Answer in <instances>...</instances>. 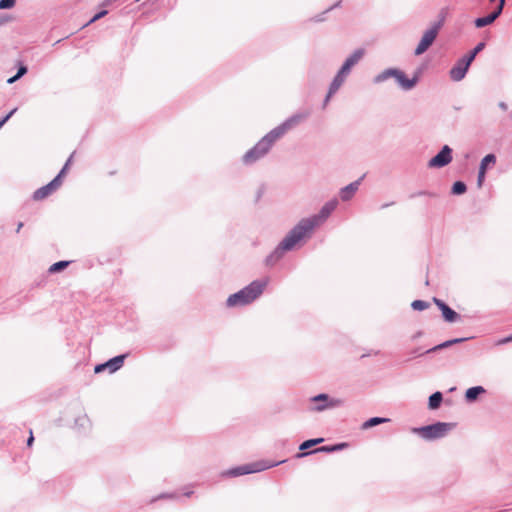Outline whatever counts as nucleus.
<instances>
[{
  "instance_id": "1",
  "label": "nucleus",
  "mask_w": 512,
  "mask_h": 512,
  "mask_svg": "<svg viewBox=\"0 0 512 512\" xmlns=\"http://www.w3.org/2000/svg\"><path fill=\"white\" fill-rule=\"evenodd\" d=\"M308 111L297 112L288 117L277 127L273 128L264 137H262L251 149H249L243 156L242 162L244 165H252L258 160L262 159L273 144L280 139L285 133L299 125L302 121L309 117Z\"/></svg>"
},
{
  "instance_id": "2",
  "label": "nucleus",
  "mask_w": 512,
  "mask_h": 512,
  "mask_svg": "<svg viewBox=\"0 0 512 512\" xmlns=\"http://www.w3.org/2000/svg\"><path fill=\"white\" fill-rule=\"evenodd\" d=\"M268 280H254L238 292L231 294L226 300V306L241 307L255 301L264 291Z\"/></svg>"
},
{
  "instance_id": "3",
  "label": "nucleus",
  "mask_w": 512,
  "mask_h": 512,
  "mask_svg": "<svg viewBox=\"0 0 512 512\" xmlns=\"http://www.w3.org/2000/svg\"><path fill=\"white\" fill-rule=\"evenodd\" d=\"M313 231V225L301 219L279 242L281 249L289 252L297 246H301L302 242H305L312 236Z\"/></svg>"
},
{
  "instance_id": "4",
  "label": "nucleus",
  "mask_w": 512,
  "mask_h": 512,
  "mask_svg": "<svg viewBox=\"0 0 512 512\" xmlns=\"http://www.w3.org/2000/svg\"><path fill=\"white\" fill-rule=\"evenodd\" d=\"M284 462H286V460H281V461H277V462L257 461V462L233 467L231 469L224 471L222 473V475L225 477H238V476H242V475L261 472V471L276 467Z\"/></svg>"
},
{
  "instance_id": "5",
  "label": "nucleus",
  "mask_w": 512,
  "mask_h": 512,
  "mask_svg": "<svg viewBox=\"0 0 512 512\" xmlns=\"http://www.w3.org/2000/svg\"><path fill=\"white\" fill-rule=\"evenodd\" d=\"M454 427L455 423L436 422L422 427H414L411 432L419 435L424 440L432 441L443 438Z\"/></svg>"
},
{
  "instance_id": "6",
  "label": "nucleus",
  "mask_w": 512,
  "mask_h": 512,
  "mask_svg": "<svg viewBox=\"0 0 512 512\" xmlns=\"http://www.w3.org/2000/svg\"><path fill=\"white\" fill-rule=\"evenodd\" d=\"M444 21L445 14L441 12L439 15V20L434 22L431 25V27L424 32L420 42L418 43L414 51L415 55H422L430 48V46L434 43L435 39L437 38V35L444 24Z\"/></svg>"
},
{
  "instance_id": "7",
  "label": "nucleus",
  "mask_w": 512,
  "mask_h": 512,
  "mask_svg": "<svg viewBox=\"0 0 512 512\" xmlns=\"http://www.w3.org/2000/svg\"><path fill=\"white\" fill-rule=\"evenodd\" d=\"M338 200L336 198L326 202L317 214H314L308 218H303L304 221L310 222L313 225V230L321 223L326 221L332 212L337 208Z\"/></svg>"
},
{
  "instance_id": "8",
  "label": "nucleus",
  "mask_w": 512,
  "mask_h": 512,
  "mask_svg": "<svg viewBox=\"0 0 512 512\" xmlns=\"http://www.w3.org/2000/svg\"><path fill=\"white\" fill-rule=\"evenodd\" d=\"M453 150L449 145H444L440 151L432 157L427 166L429 168H443L451 163Z\"/></svg>"
},
{
  "instance_id": "9",
  "label": "nucleus",
  "mask_w": 512,
  "mask_h": 512,
  "mask_svg": "<svg viewBox=\"0 0 512 512\" xmlns=\"http://www.w3.org/2000/svg\"><path fill=\"white\" fill-rule=\"evenodd\" d=\"M312 402L317 403L312 410L321 412L329 408H335L342 404V400L330 398L328 394L321 393L311 398Z\"/></svg>"
},
{
  "instance_id": "10",
  "label": "nucleus",
  "mask_w": 512,
  "mask_h": 512,
  "mask_svg": "<svg viewBox=\"0 0 512 512\" xmlns=\"http://www.w3.org/2000/svg\"><path fill=\"white\" fill-rule=\"evenodd\" d=\"M471 63L463 56L459 58L449 71L452 81L459 82L463 80L469 70Z\"/></svg>"
},
{
  "instance_id": "11",
  "label": "nucleus",
  "mask_w": 512,
  "mask_h": 512,
  "mask_svg": "<svg viewBox=\"0 0 512 512\" xmlns=\"http://www.w3.org/2000/svg\"><path fill=\"white\" fill-rule=\"evenodd\" d=\"M127 354L117 355L108 361L97 364L94 368L95 373H101L104 370H109L110 373H114L118 371L124 364V360L126 359Z\"/></svg>"
},
{
  "instance_id": "12",
  "label": "nucleus",
  "mask_w": 512,
  "mask_h": 512,
  "mask_svg": "<svg viewBox=\"0 0 512 512\" xmlns=\"http://www.w3.org/2000/svg\"><path fill=\"white\" fill-rule=\"evenodd\" d=\"M363 56H364L363 49L359 48V49L354 50L352 52V54H350L345 59V61L343 62L342 66L340 67L338 72H340V74H343L346 77H348L349 74L351 73L352 68L359 63V61L363 58Z\"/></svg>"
},
{
  "instance_id": "13",
  "label": "nucleus",
  "mask_w": 512,
  "mask_h": 512,
  "mask_svg": "<svg viewBox=\"0 0 512 512\" xmlns=\"http://www.w3.org/2000/svg\"><path fill=\"white\" fill-rule=\"evenodd\" d=\"M433 302L442 313L443 319L448 323H455L461 320V315L448 306L443 300L434 297Z\"/></svg>"
},
{
  "instance_id": "14",
  "label": "nucleus",
  "mask_w": 512,
  "mask_h": 512,
  "mask_svg": "<svg viewBox=\"0 0 512 512\" xmlns=\"http://www.w3.org/2000/svg\"><path fill=\"white\" fill-rule=\"evenodd\" d=\"M395 81L403 90L409 91L416 86L419 81V76L415 74L412 78H408L402 70L397 69Z\"/></svg>"
},
{
  "instance_id": "15",
  "label": "nucleus",
  "mask_w": 512,
  "mask_h": 512,
  "mask_svg": "<svg viewBox=\"0 0 512 512\" xmlns=\"http://www.w3.org/2000/svg\"><path fill=\"white\" fill-rule=\"evenodd\" d=\"M364 177L365 175L340 189L339 196L343 202L350 201L355 196Z\"/></svg>"
},
{
  "instance_id": "16",
  "label": "nucleus",
  "mask_w": 512,
  "mask_h": 512,
  "mask_svg": "<svg viewBox=\"0 0 512 512\" xmlns=\"http://www.w3.org/2000/svg\"><path fill=\"white\" fill-rule=\"evenodd\" d=\"M348 446L349 445L346 442L337 443V444H334V445H325V446H321L319 448H316V449H314L311 452H300V453H297L296 457L297 458H302V457H305V456H307L309 454L318 453V452L333 453V452L341 451V450L347 448Z\"/></svg>"
},
{
  "instance_id": "17",
  "label": "nucleus",
  "mask_w": 512,
  "mask_h": 512,
  "mask_svg": "<svg viewBox=\"0 0 512 512\" xmlns=\"http://www.w3.org/2000/svg\"><path fill=\"white\" fill-rule=\"evenodd\" d=\"M286 251L284 249H281V245L278 244L275 249L266 256L265 258V265L268 267H273L276 265L285 255Z\"/></svg>"
},
{
  "instance_id": "18",
  "label": "nucleus",
  "mask_w": 512,
  "mask_h": 512,
  "mask_svg": "<svg viewBox=\"0 0 512 512\" xmlns=\"http://www.w3.org/2000/svg\"><path fill=\"white\" fill-rule=\"evenodd\" d=\"M485 393L486 389L483 386L478 385L470 387L465 392V400L467 403H474L480 395Z\"/></svg>"
},
{
  "instance_id": "19",
  "label": "nucleus",
  "mask_w": 512,
  "mask_h": 512,
  "mask_svg": "<svg viewBox=\"0 0 512 512\" xmlns=\"http://www.w3.org/2000/svg\"><path fill=\"white\" fill-rule=\"evenodd\" d=\"M470 338L468 337H464V338H454V339H450V340H447V341H444L430 349H427L425 351V353H432V352H436V351H439V350H442V349H445V348H448V347H451L455 344H458V343H462L464 341H467L469 340Z\"/></svg>"
},
{
  "instance_id": "20",
  "label": "nucleus",
  "mask_w": 512,
  "mask_h": 512,
  "mask_svg": "<svg viewBox=\"0 0 512 512\" xmlns=\"http://www.w3.org/2000/svg\"><path fill=\"white\" fill-rule=\"evenodd\" d=\"M397 69L398 68H387V69L383 70L382 72L378 73L373 78V83L374 84H381V83L387 81L390 78H394L395 79V76H396V73H397Z\"/></svg>"
},
{
  "instance_id": "21",
  "label": "nucleus",
  "mask_w": 512,
  "mask_h": 512,
  "mask_svg": "<svg viewBox=\"0 0 512 512\" xmlns=\"http://www.w3.org/2000/svg\"><path fill=\"white\" fill-rule=\"evenodd\" d=\"M346 76L337 72L329 85L330 94H335L346 81Z\"/></svg>"
},
{
  "instance_id": "22",
  "label": "nucleus",
  "mask_w": 512,
  "mask_h": 512,
  "mask_svg": "<svg viewBox=\"0 0 512 512\" xmlns=\"http://www.w3.org/2000/svg\"><path fill=\"white\" fill-rule=\"evenodd\" d=\"M443 401V394L440 391H436L429 396L428 408L430 410H436L440 407Z\"/></svg>"
},
{
  "instance_id": "23",
  "label": "nucleus",
  "mask_w": 512,
  "mask_h": 512,
  "mask_svg": "<svg viewBox=\"0 0 512 512\" xmlns=\"http://www.w3.org/2000/svg\"><path fill=\"white\" fill-rule=\"evenodd\" d=\"M389 421H390V419L389 418H385V417H372V418H369L368 420H366L362 424L361 428L363 430H367L369 428L375 427V426L380 425V424L387 423Z\"/></svg>"
},
{
  "instance_id": "24",
  "label": "nucleus",
  "mask_w": 512,
  "mask_h": 512,
  "mask_svg": "<svg viewBox=\"0 0 512 512\" xmlns=\"http://www.w3.org/2000/svg\"><path fill=\"white\" fill-rule=\"evenodd\" d=\"M52 192H54V191L51 189V187L48 184H46V185L38 188L33 193V199L36 201L43 200L46 197H48Z\"/></svg>"
},
{
  "instance_id": "25",
  "label": "nucleus",
  "mask_w": 512,
  "mask_h": 512,
  "mask_svg": "<svg viewBox=\"0 0 512 512\" xmlns=\"http://www.w3.org/2000/svg\"><path fill=\"white\" fill-rule=\"evenodd\" d=\"M496 19L493 17V15L490 13L484 17H478L474 20V24L476 28H483L485 26L491 25L494 23Z\"/></svg>"
},
{
  "instance_id": "26",
  "label": "nucleus",
  "mask_w": 512,
  "mask_h": 512,
  "mask_svg": "<svg viewBox=\"0 0 512 512\" xmlns=\"http://www.w3.org/2000/svg\"><path fill=\"white\" fill-rule=\"evenodd\" d=\"M485 48V42H479L471 51H469L464 57L472 63L476 58L477 54Z\"/></svg>"
},
{
  "instance_id": "27",
  "label": "nucleus",
  "mask_w": 512,
  "mask_h": 512,
  "mask_svg": "<svg viewBox=\"0 0 512 512\" xmlns=\"http://www.w3.org/2000/svg\"><path fill=\"white\" fill-rule=\"evenodd\" d=\"M495 163H496V156L493 153L487 154L481 160L479 169H481L482 171H486L490 165H494Z\"/></svg>"
},
{
  "instance_id": "28",
  "label": "nucleus",
  "mask_w": 512,
  "mask_h": 512,
  "mask_svg": "<svg viewBox=\"0 0 512 512\" xmlns=\"http://www.w3.org/2000/svg\"><path fill=\"white\" fill-rule=\"evenodd\" d=\"M71 262L70 261H66V260H61V261H58V262H55L54 264H52L50 267H49V272L50 273H58V272H61L63 271L64 269H66L69 264Z\"/></svg>"
},
{
  "instance_id": "29",
  "label": "nucleus",
  "mask_w": 512,
  "mask_h": 512,
  "mask_svg": "<svg viewBox=\"0 0 512 512\" xmlns=\"http://www.w3.org/2000/svg\"><path fill=\"white\" fill-rule=\"evenodd\" d=\"M324 441L323 438H314V439H308V440H305L303 441L300 446H299V450L304 452L305 450L317 445V444H320Z\"/></svg>"
},
{
  "instance_id": "30",
  "label": "nucleus",
  "mask_w": 512,
  "mask_h": 512,
  "mask_svg": "<svg viewBox=\"0 0 512 512\" xmlns=\"http://www.w3.org/2000/svg\"><path fill=\"white\" fill-rule=\"evenodd\" d=\"M467 190V186L463 181H456L453 183L451 193L454 195L464 194Z\"/></svg>"
},
{
  "instance_id": "31",
  "label": "nucleus",
  "mask_w": 512,
  "mask_h": 512,
  "mask_svg": "<svg viewBox=\"0 0 512 512\" xmlns=\"http://www.w3.org/2000/svg\"><path fill=\"white\" fill-rule=\"evenodd\" d=\"M429 306H430L429 302L424 301V300H414L411 303L412 309L417 310V311H423V310L429 308Z\"/></svg>"
},
{
  "instance_id": "32",
  "label": "nucleus",
  "mask_w": 512,
  "mask_h": 512,
  "mask_svg": "<svg viewBox=\"0 0 512 512\" xmlns=\"http://www.w3.org/2000/svg\"><path fill=\"white\" fill-rule=\"evenodd\" d=\"M162 499H179V495L177 493H175V492H173V493H161L158 496L153 497L150 500V503H154V502H156L158 500H162Z\"/></svg>"
},
{
  "instance_id": "33",
  "label": "nucleus",
  "mask_w": 512,
  "mask_h": 512,
  "mask_svg": "<svg viewBox=\"0 0 512 512\" xmlns=\"http://www.w3.org/2000/svg\"><path fill=\"white\" fill-rule=\"evenodd\" d=\"M341 5V0L337 1L335 4H333L332 6H330L328 9H326L321 15H317L315 18H314V21L315 22H321L324 20V17L323 15L326 14L327 12L339 7Z\"/></svg>"
},
{
  "instance_id": "34",
  "label": "nucleus",
  "mask_w": 512,
  "mask_h": 512,
  "mask_svg": "<svg viewBox=\"0 0 512 512\" xmlns=\"http://www.w3.org/2000/svg\"><path fill=\"white\" fill-rule=\"evenodd\" d=\"M16 0H0V9H11L15 6Z\"/></svg>"
},
{
  "instance_id": "35",
  "label": "nucleus",
  "mask_w": 512,
  "mask_h": 512,
  "mask_svg": "<svg viewBox=\"0 0 512 512\" xmlns=\"http://www.w3.org/2000/svg\"><path fill=\"white\" fill-rule=\"evenodd\" d=\"M62 184V178L60 176H56L53 180H51L48 185L51 187L53 191L57 190Z\"/></svg>"
},
{
  "instance_id": "36",
  "label": "nucleus",
  "mask_w": 512,
  "mask_h": 512,
  "mask_svg": "<svg viewBox=\"0 0 512 512\" xmlns=\"http://www.w3.org/2000/svg\"><path fill=\"white\" fill-rule=\"evenodd\" d=\"M62 184V178L60 176H56L53 180H51L48 185L51 187L53 191L57 190Z\"/></svg>"
},
{
  "instance_id": "37",
  "label": "nucleus",
  "mask_w": 512,
  "mask_h": 512,
  "mask_svg": "<svg viewBox=\"0 0 512 512\" xmlns=\"http://www.w3.org/2000/svg\"><path fill=\"white\" fill-rule=\"evenodd\" d=\"M107 14H108V11H107V10H101V11H99L98 13H96V14H95V15H94L90 20H89V22H88L85 26H87V25H89V24H91V23H93V22H95V21H97V20H99V19L103 18V17H104V16H106Z\"/></svg>"
},
{
  "instance_id": "38",
  "label": "nucleus",
  "mask_w": 512,
  "mask_h": 512,
  "mask_svg": "<svg viewBox=\"0 0 512 512\" xmlns=\"http://www.w3.org/2000/svg\"><path fill=\"white\" fill-rule=\"evenodd\" d=\"M28 72V68L23 63L19 62L18 70H17V76L19 78H22L26 73Z\"/></svg>"
},
{
  "instance_id": "39",
  "label": "nucleus",
  "mask_w": 512,
  "mask_h": 512,
  "mask_svg": "<svg viewBox=\"0 0 512 512\" xmlns=\"http://www.w3.org/2000/svg\"><path fill=\"white\" fill-rule=\"evenodd\" d=\"M17 111V108L12 109L8 114H6L1 120H0V129L3 127V125L14 115V113Z\"/></svg>"
},
{
  "instance_id": "40",
  "label": "nucleus",
  "mask_w": 512,
  "mask_h": 512,
  "mask_svg": "<svg viewBox=\"0 0 512 512\" xmlns=\"http://www.w3.org/2000/svg\"><path fill=\"white\" fill-rule=\"evenodd\" d=\"M510 342H512V334L507 336V337H504V338H501V339L497 340L495 342V345L499 346V345H504V344H507V343H510Z\"/></svg>"
},
{
  "instance_id": "41",
  "label": "nucleus",
  "mask_w": 512,
  "mask_h": 512,
  "mask_svg": "<svg viewBox=\"0 0 512 512\" xmlns=\"http://www.w3.org/2000/svg\"><path fill=\"white\" fill-rule=\"evenodd\" d=\"M485 174H486V171H482L481 169H479V171H478V177H477V185H478L479 187H481V186H482V184H483V181H484V179H485Z\"/></svg>"
},
{
  "instance_id": "42",
  "label": "nucleus",
  "mask_w": 512,
  "mask_h": 512,
  "mask_svg": "<svg viewBox=\"0 0 512 512\" xmlns=\"http://www.w3.org/2000/svg\"><path fill=\"white\" fill-rule=\"evenodd\" d=\"M426 195L430 196V197H435L436 196L435 193L423 190V191H418V192L412 194L411 197L413 198V197H416V196H426Z\"/></svg>"
},
{
  "instance_id": "43",
  "label": "nucleus",
  "mask_w": 512,
  "mask_h": 512,
  "mask_svg": "<svg viewBox=\"0 0 512 512\" xmlns=\"http://www.w3.org/2000/svg\"><path fill=\"white\" fill-rule=\"evenodd\" d=\"M502 12H503V9H502V8H500V7L497 5V7L494 9V11H493V12H491V14L493 15V17H494L495 19H497V18L502 14Z\"/></svg>"
},
{
  "instance_id": "44",
  "label": "nucleus",
  "mask_w": 512,
  "mask_h": 512,
  "mask_svg": "<svg viewBox=\"0 0 512 512\" xmlns=\"http://www.w3.org/2000/svg\"><path fill=\"white\" fill-rule=\"evenodd\" d=\"M68 170V163H65L63 168L60 170V172L56 176H60V178H63Z\"/></svg>"
},
{
  "instance_id": "45",
  "label": "nucleus",
  "mask_w": 512,
  "mask_h": 512,
  "mask_svg": "<svg viewBox=\"0 0 512 512\" xmlns=\"http://www.w3.org/2000/svg\"><path fill=\"white\" fill-rule=\"evenodd\" d=\"M334 94H330V90H328L327 94H326V97L324 99V102H323V107H326V105L329 103L331 97L333 96Z\"/></svg>"
},
{
  "instance_id": "46",
  "label": "nucleus",
  "mask_w": 512,
  "mask_h": 512,
  "mask_svg": "<svg viewBox=\"0 0 512 512\" xmlns=\"http://www.w3.org/2000/svg\"><path fill=\"white\" fill-rule=\"evenodd\" d=\"M411 353H412L413 355H417V356H422V355L426 354V353H425V351H421V349H420V348H416V349H414Z\"/></svg>"
},
{
  "instance_id": "47",
  "label": "nucleus",
  "mask_w": 512,
  "mask_h": 512,
  "mask_svg": "<svg viewBox=\"0 0 512 512\" xmlns=\"http://www.w3.org/2000/svg\"><path fill=\"white\" fill-rule=\"evenodd\" d=\"M20 78L17 76V74H15L14 76L10 77L8 80H7V83L8 84H13L15 83L16 81H18Z\"/></svg>"
},
{
  "instance_id": "48",
  "label": "nucleus",
  "mask_w": 512,
  "mask_h": 512,
  "mask_svg": "<svg viewBox=\"0 0 512 512\" xmlns=\"http://www.w3.org/2000/svg\"><path fill=\"white\" fill-rule=\"evenodd\" d=\"M33 442H34V436H33V434H32V431H30V436H29V438L27 439V446H28V447H31V446H32V444H33Z\"/></svg>"
},
{
  "instance_id": "49",
  "label": "nucleus",
  "mask_w": 512,
  "mask_h": 512,
  "mask_svg": "<svg viewBox=\"0 0 512 512\" xmlns=\"http://www.w3.org/2000/svg\"><path fill=\"white\" fill-rule=\"evenodd\" d=\"M498 106H499V108H500V109H502V110H504V111H506V110L508 109V105H507V103H506V102H504V101H500V102L498 103Z\"/></svg>"
},
{
  "instance_id": "50",
  "label": "nucleus",
  "mask_w": 512,
  "mask_h": 512,
  "mask_svg": "<svg viewBox=\"0 0 512 512\" xmlns=\"http://www.w3.org/2000/svg\"><path fill=\"white\" fill-rule=\"evenodd\" d=\"M193 493H194V492H193L192 490H189V489L185 488V489H184V492H183V495H184L185 497H190V496H192V495H193Z\"/></svg>"
},
{
  "instance_id": "51",
  "label": "nucleus",
  "mask_w": 512,
  "mask_h": 512,
  "mask_svg": "<svg viewBox=\"0 0 512 512\" xmlns=\"http://www.w3.org/2000/svg\"><path fill=\"white\" fill-rule=\"evenodd\" d=\"M117 0H105L103 3H102V6H108L114 2H116Z\"/></svg>"
},
{
  "instance_id": "52",
  "label": "nucleus",
  "mask_w": 512,
  "mask_h": 512,
  "mask_svg": "<svg viewBox=\"0 0 512 512\" xmlns=\"http://www.w3.org/2000/svg\"><path fill=\"white\" fill-rule=\"evenodd\" d=\"M505 3H506V0H498V6L502 9H504Z\"/></svg>"
},
{
  "instance_id": "53",
  "label": "nucleus",
  "mask_w": 512,
  "mask_h": 512,
  "mask_svg": "<svg viewBox=\"0 0 512 512\" xmlns=\"http://www.w3.org/2000/svg\"><path fill=\"white\" fill-rule=\"evenodd\" d=\"M392 204H393V202H391V203H385V204L381 205V209H385V208H387L388 206H390V205H392Z\"/></svg>"
},
{
  "instance_id": "54",
  "label": "nucleus",
  "mask_w": 512,
  "mask_h": 512,
  "mask_svg": "<svg viewBox=\"0 0 512 512\" xmlns=\"http://www.w3.org/2000/svg\"><path fill=\"white\" fill-rule=\"evenodd\" d=\"M23 227V223L22 222H19L18 223V226H17V229H16V232H19L21 230V228Z\"/></svg>"
},
{
  "instance_id": "55",
  "label": "nucleus",
  "mask_w": 512,
  "mask_h": 512,
  "mask_svg": "<svg viewBox=\"0 0 512 512\" xmlns=\"http://www.w3.org/2000/svg\"><path fill=\"white\" fill-rule=\"evenodd\" d=\"M422 335V332L419 331L418 333H416L414 336H413V339H416L418 337H420Z\"/></svg>"
},
{
  "instance_id": "56",
  "label": "nucleus",
  "mask_w": 512,
  "mask_h": 512,
  "mask_svg": "<svg viewBox=\"0 0 512 512\" xmlns=\"http://www.w3.org/2000/svg\"><path fill=\"white\" fill-rule=\"evenodd\" d=\"M73 154L67 159L66 163H68V166L70 165L72 161Z\"/></svg>"
},
{
  "instance_id": "57",
  "label": "nucleus",
  "mask_w": 512,
  "mask_h": 512,
  "mask_svg": "<svg viewBox=\"0 0 512 512\" xmlns=\"http://www.w3.org/2000/svg\"><path fill=\"white\" fill-rule=\"evenodd\" d=\"M5 21L0 19V24H3Z\"/></svg>"
},
{
  "instance_id": "58",
  "label": "nucleus",
  "mask_w": 512,
  "mask_h": 512,
  "mask_svg": "<svg viewBox=\"0 0 512 512\" xmlns=\"http://www.w3.org/2000/svg\"><path fill=\"white\" fill-rule=\"evenodd\" d=\"M510 118L512 119V113L510 114Z\"/></svg>"
}]
</instances>
